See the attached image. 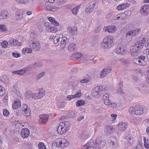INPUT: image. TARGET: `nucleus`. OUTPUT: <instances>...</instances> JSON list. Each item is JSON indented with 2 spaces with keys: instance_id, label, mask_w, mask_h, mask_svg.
Here are the masks:
<instances>
[{
  "instance_id": "f257e3e1",
  "label": "nucleus",
  "mask_w": 149,
  "mask_h": 149,
  "mask_svg": "<svg viewBox=\"0 0 149 149\" xmlns=\"http://www.w3.org/2000/svg\"><path fill=\"white\" fill-rule=\"evenodd\" d=\"M69 145L68 142L63 138H59L54 140L52 143V149H63Z\"/></svg>"
},
{
  "instance_id": "f03ea898",
  "label": "nucleus",
  "mask_w": 149,
  "mask_h": 149,
  "mask_svg": "<svg viewBox=\"0 0 149 149\" xmlns=\"http://www.w3.org/2000/svg\"><path fill=\"white\" fill-rule=\"evenodd\" d=\"M113 38L111 35H109L104 38L103 42L100 43L101 47L103 49H107L110 48L113 44Z\"/></svg>"
},
{
  "instance_id": "7ed1b4c3",
  "label": "nucleus",
  "mask_w": 149,
  "mask_h": 149,
  "mask_svg": "<svg viewBox=\"0 0 149 149\" xmlns=\"http://www.w3.org/2000/svg\"><path fill=\"white\" fill-rule=\"evenodd\" d=\"M143 46L140 44L139 42L137 41L135 42L133 48L131 50L132 55L134 56L135 53L139 52V51L143 47Z\"/></svg>"
},
{
  "instance_id": "20e7f679",
  "label": "nucleus",
  "mask_w": 149,
  "mask_h": 149,
  "mask_svg": "<svg viewBox=\"0 0 149 149\" xmlns=\"http://www.w3.org/2000/svg\"><path fill=\"white\" fill-rule=\"evenodd\" d=\"M40 118L38 122L40 124H43L47 122L49 120V116L48 115L43 114L39 116Z\"/></svg>"
},
{
  "instance_id": "39448f33",
  "label": "nucleus",
  "mask_w": 149,
  "mask_h": 149,
  "mask_svg": "<svg viewBox=\"0 0 149 149\" xmlns=\"http://www.w3.org/2000/svg\"><path fill=\"white\" fill-rule=\"evenodd\" d=\"M115 52L117 54H120L122 55H125L127 53L126 48L123 46H118Z\"/></svg>"
},
{
  "instance_id": "423d86ee",
  "label": "nucleus",
  "mask_w": 149,
  "mask_h": 149,
  "mask_svg": "<svg viewBox=\"0 0 149 149\" xmlns=\"http://www.w3.org/2000/svg\"><path fill=\"white\" fill-rule=\"evenodd\" d=\"M134 114L136 115H141L143 113V108L142 106L136 105L135 106Z\"/></svg>"
},
{
  "instance_id": "0eeeda50",
  "label": "nucleus",
  "mask_w": 149,
  "mask_h": 149,
  "mask_svg": "<svg viewBox=\"0 0 149 149\" xmlns=\"http://www.w3.org/2000/svg\"><path fill=\"white\" fill-rule=\"evenodd\" d=\"M149 5H144L141 10V14L144 16H147L149 13Z\"/></svg>"
},
{
  "instance_id": "6e6552de",
  "label": "nucleus",
  "mask_w": 149,
  "mask_h": 149,
  "mask_svg": "<svg viewBox=\"0 0 149 149\" xmlns=\"http://www.w3.org/2000/svg\"><path fill=\"white\" fill-rule=\"evenodd\" d=\"M67 30L72 35H75L77 33V28L75 26H69L67 28Z\"/></svg>"
},
{
  "instance_id": "1a4fd4ad",
  "label": "nucleus",
  "mask_w": 149,
  "mask_h": 149,
  "mask_svg": "<svg viewBox=\"0 0 149 149\" xmlns=\"http://www.w3.org/2000/svg\"><path fill=\"white\" fill-rule=\"evenodd\" d=\"M68 41L69 40L66 37H60V43L61 48L64 49L66 45H68Z\"/></svg>"
},
{
  "instance_id": "9d476101",
  "label": "nucleus",
  "mask_w": 149,
  "mask_h": 149,
  "mask_svg": "<svg viewBox=\"0 0 149 149\" xmlns=\"http://www.w3.org/2000/svg\"><path fill=\"white\" fill-rule=\"evenodd\" d=\"M63 125V123H60L59 125L57 127V131L58 133L60 134H62L66 132V130Z\"/></svg>"
},
{
  "instance_id": "9b49d317",
  "label": "nucleus",
  "mask_w": 149,
  "mask_h": 149,
  "mask_svg": "<svg viewBox=\"0 0 149 149\" xmlns=\"http://www.w3.org/2000/svg\"><path fill=\"white\" fill-rule=\"evenodd\" d=\"M111 71L110 68L108 67L103 69L100 74V77L102 78L105 77L107 74L109 73Z\"/></svg>"
},
{
  "instance_id": "f8f14e48",
  "label": "nucleus",
  "mask_w": 149,
  "mask_h": 149,
  "mask_svg": "<svg viewBox=\"0 0 149 149\" xmlns=\"http://www.w3.org/2000/svg\"><path fill=\"white\" fill-rule=\"evenodd\" d=\"M30 46V48L35 51L39 49L40 47V44L37 42H33Z\"/></svg>"
},
{
  "instance_id": "ddd939ff",
  "label": "nucleus",
  "mask_w": 149,
  "mask_h": 149,
  "mask_svg": "<svg viewBox=\"0 0 149 149\" xmlns=\"http://www.w3.org/2000/svg\"><path fill=\"white\" fill-rule=\"evenodd\" d=\"M30 134L29 131L27 128H23L21 132V135L23 138H27Z\"/></svg>"
},
{
  "instance_id": "4468645a",
  "label": "nucleus",
  "mask_w": 149,
  "mask_h": 149,
  "mask_svg": "<svg viewBox=\"0 0 149 149\" xmlns=\"http://www.w3.org/2000/svg\"><path fill=\"white\" fill-rule=\"evenodd\" d=\"M45 94L44 92H39L38 93L33 94L32 98L34 99L41 98L44 96Z\"/></svg>"
},
{
  "instance_id": "2eb2a0df",
  "label": "nucleus",
  "mask_w": 149,
  "mask_h": 149,
  "mask_svg": "<svg viewBox=\"0 0 149 149\" xmlns=\"http://www.w3.org/2000/svg\"><path fill=\"white\" fill-rule=\"evenodd\" d=\"M101 93L98 90V88L96 87L93 89L92 92V96L96 98L100 97Z\"/></svg>"
},
{
  "instance_id": "dca6fc26",
  "label": "nucleus",
  "mask_w": 149,
  "mask_h": 149,
  "mask_svg": "<svg viewBox=\"0 0 149 149\" xmlns=\"http://www.w3.org/2000/svg\"><path fill=\"white\" fill-rule=\"evenodd\" d=\"M22 110L25 112V115L26 116H29L31 115V111L30 108L28 107L26 104H24L23 107V109L22 108Z\"/></svg>"
},
{
  "instance_id": "f3484780",
  "label": "nucleus",
  "mask_w": 149,
  "mask_h": 149,
  "mask_svg": "<svg viewBox=\"0 0 149 149\" xmlns=\"http://www.w3.org/2000/svg\"><path fill=\"white\" fill-rule=\"evenodd\" d=\"M91 77L89 74L86 75L84 76L83 79L80 80V82L81 83H88L91 81Z\"/></svg>"
},
{
  "instance_id": "a211bd4d",
  "label": "nucleus",
  "mask_w": 149,
  "mask_h": 149,
  "mask_svg": "<svg viewBox=\"0 0 149 149\" xmlns=\"http://www.w3.org/2000/svg\"><path fill=\"white\" fill-rule=\"evenodd\" d=\"M60 34H56L54 39L53 41L56 46H57L59 45L60 39Z\"/></svg>"
},
{
  "instance_id": "6ab92c4d",
  "label": "nucleus",
  "mask_w": 149,
  "mask_h": 149,
  "mask_svg": "<svg viewBox=\"0 0 149 149\" xmlns=\"http://www.w3.org/2000/svg\"><path fill=\"white\" fill-rule=\"evenodd\" d=\"M116 31V29L115 26H107L105 29L106 31H108L109 33H113Z\"/></svg>"
},
{
  "instance_id": "aec40b11",
  "label": "nucleus",
  "mask_w": 149,
  "mask_h": 149,
  "mask_svg": "<svg viewBox=\"0 0 149 149\" xmlns=\"http://www.w3.org/2000/svg\"><path fill=\"white\" fill-rule=\"evenodd\" d=\"M21 105L20 101L19 99L15 101L13 104L12 108L14 109L19 108Z\"/></svg>"
},
{
  "instance_id": "412c9836",
  "label": "nucleus",
  "mask_w": 149,
  "mask_h": 149,
  "mask_svg": "<svg viewBox=\"0 0 149 149\" xmlns=\"http://www.w3.org/2000/svg\"><path fill=\"white\" fill-rule=\"evenodd\" d=\"M96 143L97 144L100 145V147L103 148H104L105 145V143L103 140H102V139L100 137H97L96 138Z\"/></svg>"
},
{
  "instance_id": "4be33fe9",
  "label": "nucleus",
  "mask_w": 149,
  "mask_h": 149,
  "mask_svg": "<svg viewBox=\"0 0 149 149\" xmlns=\"http://www.w3.org/2000/svg\"><path fill=\"white\" fill-rule=\"evenodd\" d=\"M118 126L119 130L120 131L124 130L127 127L126 124L122 122L119 123L118 125Z\"/></svg>"
},
{
  "instance_id": "5701e85b",
  "label": "nucleus",
  "mask_w": 149,
  "mask_h": 149,
  "mask_svg": "<svg viewBox=\"0 0 149 149\" xmlns=\"http://www.w3.org/2000/svg\"><path fill=\"white\" fill-rule=\"evenodd\" d=\"M113 130V127L111 125H108L106 127V133L107 134L112 133Z\"/></svg>"
},
{
  "instance_id": "b1692460",
  "label": "nucleus",
  "mask_w": 149,
  "mask_h": 149,
  "mask_svg": "<svg viewBox=\"0 0 149 149\" xmlns=\"http://www.w3.org/2000/svg\"><path fill=\"white\" fill-rule=\"evenodd\" d=\"M93 144L91 143H88L86 145H84V147H86L87 149H96V146H95V145H94L93 146Z\"/></svg>"
},
{
  "instance_id": "393cba45",
  "label": "nucleus",
  "mask_w": 149,
  "mask_h": 149,
  "mask_svg": "<svg viewBox=\"0 0 149 149\" xmlns=\"http://www.w3.org/2000/svg\"><path fill=\"white\" fill-rule=\"evenodd\" d=\"M123 86L122 82H120L119 83L118 85V89L117 92L119 94L122 95L123 94V92L121 88Z\"/></svg>"
},
{
  "instance_id": "a878e982",
  "label": "nucleus",
  "mask_w": 149,
  "mask_h": 149,
  "mask_svg": "<svg viewBox=\"0 0 149 149\" xmlns=\"http://www.w3.org/2000/svg\"><path fill=\"white\" fill-rule=\"evenodd\" d=\"M134 59L137 61V62L136 63V64H138L139 63H141V65H145L147 64L146 61H144V60H141L139 59H137V58H135Z\"/></svg>"
},
{
  "instance_id": "bb28decb",
  "label": "nucleus",
  "mask_w": 149,
  "mask_h": 149,
  "mask_svg": "<svg viewBox=\"0 0 149 149\" xmlns=\"http://www.w3.org/2000/svg\"><path fill=\"white\" fill-rule=\"evenodd\" d=\"M76 44L71 43L69 45L68 49L70 51L75 50L76 49Z\"/></svg>"
},
{
  "instance_id": "cd10ccee",
  "label": "nucleus",
  "mask_w": 149,
  "mask_h": 149,
  "mask_svg": "<svg viewBox=\"0 0 149 149\" xmlns=\"http://www.w3.org/2000/svg\"><path fill=\"white\" fill-rule=\"evenodd\" d=\"M0 80L4 83H7L9 81L8 78L6 75H4L1 76Z\"/></svg>"
},
{
  "instance_id": "c85d7f7f",
  "label": "nucleus",
  "mask_w": 149,
  "mask_h": 149,
  "mask_svg": "<svg viewBox=\"0 0 149 149\" xmlns=\"http://www.w3.org/2000/svg\"><path fill=\"white\" fill-rule=\"evenodd\" d=\"M63 123V125L65 127L66 130H68L69 129L70 126V125L71 122L70 121H65L63 122H61Z\"/></svg>"
},
{
  "instance_id": "c756f323",
  "label": "nucleus",
  "mask_w": 149,
  "mask_h": 149,
  "mask_svg": "<svg viewBox=\"0 0 149 149\" xmlns=\"http://www.w3.org/2000/svg\"><path fill=\"white\" fill-rule=\"evenodd\" d=\"M48 19L49 21L54 25L57 26L59 25L58 23L54 18L52 17H49Z\"/></svg>"
},
{
  "instance_id": "7c9ffc66",
  "label": "nucleus",
  "mask_w": 149,
  "mask_h": 149,
  "mask_svg": "<svg viewBox=\"0 0 149 149\" xmlns=\"http://www.w3.org/2000/svg\"><path fill=\"white\" fill-rule=\"evenodd\" d=\"M9 43L12 46H15L17 45L18 41L17 40H15L14 39H11L10 40Z\"/></svg>"
},
{
  "instance_id": "2f4dec72",
  "label": "nucleus",
  "mask_w": 149,
  "mask_h": 149,
  "mask_svg": "<svg viewBox=\"0 0 149 149\" xmlns=\"http://www.w3.org/2000/svg\"><path fill=\"white\" fill-rule=\"evenodd\" d=\"M141 31L140 29H137L136 30H133V37H135L138 35Z\"/></svg>"
},
{
  "instance_id": "473e14b6",
  "label": "nucleus",
  "mask_w": 149,
  "mask_h": 149,
  "mask_svg": "<svg viewBox=\"0 0 149 149\" xmlns=\"http://www.w3.org/2000/svg\"><path fill=\"white\" fill-rule=\"evenodd\" d=\"M25 72V70L23 69L21 70L15 71L12 72V73L14 74H17L19 75H22Z\"/></svg>"
},
{
  "instance_id": "72a5a7b5",
  "label": "nucleus",
  "mask_w": 149,
  "mask_h": 149,
  "mask_svg": "<svg viewBox=\"0 0 149 149\" xmlns=\"http://www.w3.org/2000/svg\"><path fill=\"white\" fill-rule=\"evenodd\" d=\"M85 104L84 101L83 100H78L76 102V105L77 107H79L82 106Z\"/></svg>"
},
{
  "instance_id": "f704fd0d",
  "label": "nucleus",
  "mask_w": 149,
  "mask_h": 149,
  "mask_svg": "<svg viewBox=\"0 0 149 149\" xmlns=\"http://www.w3.org/2000/svg\"><path fill=\"white\" fill-rule=\"evenodd\" d=\"M94 8V7L92 5L91 6L90 5L88 8H87L86 10V12H87L89 13H90L93 11Z\"/></svg>"
},
{
  "instance_id": "c9c22d12",
  "label": "nucleus",
  "mask_w": 149,
  "mask_h": 149,
  "mask_svg": "<svg viewBox=\"0 0 149 149\" xmlns=\"http://www.w3.org/2000/svg\"><path fill=\"white\" fill-rule=\"evenodd\" d=\"M33 94L31 92H26L25 94V98L26 99H29L31 97H32Z\"/></svg>"
},
{
  "instance_id": "e433bc0d",
  "label": "nucleus",
  "mask_w": 149,
  "mask_h": 149,
  "mask_svg": "<svg viewBox=\"0 0 149 149\" xmlns=\"http://www.w3.org/2000/svg\"><path fill=\"white\" fill-rule=\"evenodd\" d=\"M79 8V6H77L73 8L72 10V13L74 15L76 14L78 12Z\"/></svg>"
},
{
  "instance_id": "4c0bfd02",
  "label": "nucleus",
  "mask_w": 149,
  "mask_h": 149,
  "mask_svg": "<svg viewBox=\"0 0 149 149\" xmlns=\"http://www.w3.org/2000/svg\"><path fill=\"white\" fill-rule=\"evenodd\" d=\"M45 74V72H43L41 73H39L37 75L36 77V79L37 80H39L44 76Z\"/></svg>"
},
{
  "instance_id": "58836bf2",
  "label": "nucleus",
  "mask_w": 149,
  "mask_h": 149,
  "mask_svg": "<svg viewBox=\"0 0 149 149\" xmlns=\"http://www.w3.org/2000/svg\"><path fill=\"white\" fill-rule=\"evenodd\" d=\"M68 116L72 118L75 117L76 116V114L74 111H72L68 113Z\"/></svg>"
},
{
  "instance_id": "ea45409f",
  "label": "nucleus",
  "mask_w": 149,
  "mask_h": 149,
  "mask_svg": "<svg viewBox=\"0 0 149 149\" xmlns=\"http://www.w3.org/2000/svg\"><path fill=\"white\" fill-rule=\"evenodd\" d=\"M96 88H97L98 90L101 93V92L104 91L105 88V86H97Z\"/></svg>"
},
{
  "instance_id": "a19ab883",
  "label": "nucleus",
  "mask_w": 149,
  "mask_h": 149,
  "mask_svg": "<svg viewBox=\"0 0 149 149\" xmlns=\"http://www.w3.org/2000/svg\"><path fill=\"white\" fill-rule=\"evenodd\" d=\"M0 30L2 31L5 32L8 29L6 28L5 25H0Z\"/></svg>"
},
{
  "instance_id": "79ce46f5",
  "label": "nucleus",
  "mask_w": 149,
  "mask_h": 149,
  "mask_svg": "<svg viewBox=\"0 0 149 149\" xmlns=\"http://www.w3.org/2000/svg\"><path fill=\"white\" fill-rule=\"evenodd\" d=\"M143 140L144 142V145L145 147L147 148H149V144L148 143V141L147 140H146V137H144Z\"/></svg>"
},
{
  "instance_id": "37998d69",
  "label": "nucleus",
  "mask_w": 149,
  "mask_h": 149,
  "mask_svg": "<svg viewBox=\"0 0 149 149\" xmlns=\"http://www.w3.org/2000/svg\"><path fill=\"white\" fill-rule=\"evenodd\" d=\"M38 147L39 149H46V147L43 143H40L38 144Z\"/></svg>"
},
{
  "instance_id": "c03bdc74",
  "label": "nucleus",
  "mask_w": 149,
  "mask_h": 149,
  "mask_svg": "<svg viewBox=\"0 0 149 149\" xmlns=\"http://www.w3.org/2000/svg\"><path fill=\"white\" fill-rule=\"evenodd\" d=\"M70 59L73 60H78V58L76 54H74L72 55L70 57Z\"/></svg>"
},
{
  "instance_id": "a18cd8bd",
  "label": "nucleus",
  "mask_w": 149,
  "mask_h": 149,
  "mask_svg": "<svg viewBox=\"0 0 149 149\" xmlns=\"http://www.w3.org/2000/svg\"><path fill=\"white\" fill-rule=\"evenodd\" d=\"M111 141L112 145H115L117 143V141L116 138L114 137H112L111 139Z\"/></svg>"
},
{
  "instance_id": "49530a36",
  "label": "nucleus",
  "mask_w": 149,
  "mask_h": 149,
  "mask_svg": "<svg viewBox=\"0 0 149 149\" xmlns=\"http://www.w3.org/2000/svg\"><path fill=\"white\" fill-rule=\"evenodd\" d=\"M8 42L6 41H4L2 42L1 43V46L2 47L6 48L8 45Z\"/></svg>"
},
{
  "instance_id": "de8ad7c7",
  "label": "nucleus",
  "mask_w": 149,
  "mask_h": 149,
  "mask_svg": "<svg viewBox=\"0 0 149 149\" xmlns=\"http://www.w3.org/2000/svg\"><path fill=\"white\" fill-rule=\"evenodd\" d=\"M135 106L134 107V108L132 107H130L129 111V113L131 114H133L134 113L135 111Z\"/></svg>"
},
{
  "instance_id": "09e8293b",
  "label": "nucleus",
  "mask_w": 149,
  "mask_h": 149,
  "mask_svg": "<svg viewBox=\"0 0 149 149\" xmlns=\"http://www.w3.org/2000/svg\"><path fill=\"white\" fill-rule=\"evenodd\" d=\"M130 11H125L124 13H122L120 14V15L122 17L124 16V15H127L128 16L130 15Z\"/></svg>"
},
{
  "instance_id": "8fccbe9b",
  "label": "nucleus",
  "mask_w": 149,
  "mask_h": 149,
  "mask_svg": "<svg viewBox=\"0 0 149 149\" xmlns=\"http://www.w3.org/2000/svg\"><path fill=\"white\" fill-rule=\"evenodd\" d=\"M65 0H57V3L59 5L63 4L65 2Z\"/></svg>"
},
{
  "instance_id": "3c124183",
  "label": "nucleus",
  "mask_w": 149,
  "mask_h": 149,
  "mask_svg": "<svg viewBox=\"0 0 149 149\" xmlns=\"http://www.w3.org/2000/svg\"><path fill=\"white\" fill-rule=\"evenodd\" d=\"M110 95H109V93H105L103 96V99L104 100L109 99Z\"/></svg>"
},
{
  "instance_id": "603ef678",
  "label": "nucleus",
  "mask_w": 149,
  "mask_h": 149,
  "mask_svg": "<svg viewBox=\"0 0 149 149\" xmlns=\"http://www.w3.org/2000/svg\"><path fill=\"white\" fill-rule=\"evenodd\" d=\"M5 88L3 87L2 89H0V96H3L5 93Z\"/></svg>"
},
{
  "instance_id": "864d4df0",
  "label": "nucleus",
  "mask_w": 149,
  "mask_h": 149,
  "mask_svg": "<svg viewBox=\"0 0 149 149\" xmlns=\"http://www.w3.org/2000/svg\"><path fill=\"white\" fill-rule=\"evenodd\" d=\"M126 35L127 36H131V38L133 37V30L130 31L126 32Z\"/></svg>"
},
{
  "instance_id": "5fc2aeb1",
  "label": "nucleus",
  "mask_w": 149,
  "mask_h": 149,
  "mask_svg": "<svg viewBox=\"0 0 149 149\" xmlns=\"http://www.w3.org/2000/svg\"><path fill=\"white\" fill-rule=\"evenodd\" d=\"M3 113L5 116H8L9 114V112L7 109H3Z\"/></svg>"
},
{
  "instance_id": "6e6d98bb",
  "label": "nucleus",
  "mask_w": 149,
  "mask_h": 149,
  "mask_svg": "<svg viewBox=\"0 0 149 149\" xmlns=\"http://www.w3.org/2000/svg\"><path fill=\"white\" fill-rule=\"evenodd\" d=\"M104 102L105 104L108 106H109L111 104L110 100L109 99L104 100Z\"/></svg>"
},
{
  "instance_id": "4d7b16f0",
  "label": "nucleus",
  "mask_w": 149,
  "mask_h": 149,
  "mask_svg": "<svg viewBox=\"0 0 149 149\" xmlns=\"http://www.w3.org/2000/svg\"><path fill=\"white\" fill-rule=\"evenodd\" d=\"M1 15L3 16V18L6 19L8 18V16L7 15V12L6 11L3 12L1 13Z\"/></svg>"
},
{
  "instance_id": "13d9d810",
  "label": "nucleus",
  "mask_w": 149,
  "mask_h": 149,
  "mask_svg": "<svg viewBox=\"0 0 149 149\" xmlns=\"http://www.w3.org/2000/svg\"><path fill=\"white\" fill-rule=\"evenodd\" d=\"M50 10L52 11H56L58 8H57L55 7L54 6H52L50 7Z\"/></svg>"
},
{
  "instance_id": "bf43d9fd",
  "label": "nucleus",
  "mask_w": 149,
  "mask_h": 149,
  "mask_svg": "<svg viewBox=\"0 0 149 149\" xmlns=\"http://www.w3.org/2000/svg\"><path fill=\"white\" fill-rule=\"evenodd\" d=\"M75 98L79 97L81 95V92H77L76 93L73 95Z\"/></svg>"
},
{
  "instance_id": "052dcab7",
  "label": "nucleus",
  "mask_w": 149,
  "mask_h": 149,
  "mask_svg": "<svg viewBox=\"0 0 149 149\" xmlns=\"http://www.w3.org/2000/svg\"><path fill=\"white\" fill-rule=\"evenodd\" d=\"M33 49H32L31 48H27L24 51L25 52L28 53H31L32 52V50Z\"/></svg>"
},
{
  "instance_id": "680f3d73",
  "label": "nucleus",
  "mask_w": 149,
  "mask_h": 149,
  "mask_svg": "<svg viewBox=\"0 0 149 149\" xmlns=\"http://www.w3.org/2000/svg\"><path fill=\"white\" fill-rule=\"evenodd\" d=\"M17 88V87H16L15 88L16 90L15 93H16L19 98H21L22 96L21 94L19 92H17V90L18 89V88L17 89H16Z\"/></svg>"
},
{
  "instance_id": "e2e57ef3",
  "label": "nucleus",
  "mask_w": 149,
  "mask_h": 149,
  "mask_svg": "<svg viewBox=\"0 0 149 149\" xmlns=\"http://www.w3.org/2000/svg\"><path fill=\"white\" fill-rule=\"evenodd\" d=\"M126 39L125 41V43H129L131 41L132 38H130L128 37V36H126Z\"/></svg>"
},
{
  "instance_id": "0e129e2a",
  "label": "nucleus",
  "mask_w": 149,
  "mask_h": 149,
  "mask_svg": "<svg viewBox=\"0 0 149 149\" xmlns=\"http://www.w3.org/2000/svg\"><path fill=\"white\" fill-rule=\"evenodd\" d=\"M38 64L36 63H34L33 64L30 65H29V67L30 68H36L38 67L37 66Z\"/></svg>"
},
{
  "instance_id": "69168bd1",
  "label": "nucleus",
  "mask_w": 149,
  "mask_h": 149,
  "mask_svg": "<svg viewBox=\"0 0 149 149\" xmlns=\"http://www.w3.org/2000/svg\"><path fill=\"white\" fill-rule=\"evenodd\" d=\"M108 107H111L113 108H115L117 107V105L116 103H111L110 105H109Z\"/></svg>"
},
{
  "instance_id": "338daca9",
  "label": "nucleus",
  "mask_w": 149,
  "mask_h": 149,
  "mask_svg": "<svg viewBox=\"0 0 149 149\" xmlns=\"http://www.w3.org/2000/svg\"><path fill=\"white\" fill-rule=\"evenodd\" d=\"M120 61L123 63H127L128 62V61L127 59L124 58H122L120 59Z\"/></svg>"
},
{
  "instance_id": "774afa93",
  "label": "nucleus",
  "mask_w": 149,
  "mask_h": 149,
  "mask_svg": "<svg viewBox=\"0 0 149 149\" xmlns=\"http://www.w3.org/2000/svg\"><path fill=\"white\" fill-rule=\"evenodd\" d=\"M136 149H143V146L141 144H138L136 147Z\"/></svg>"
}]
</instances>
